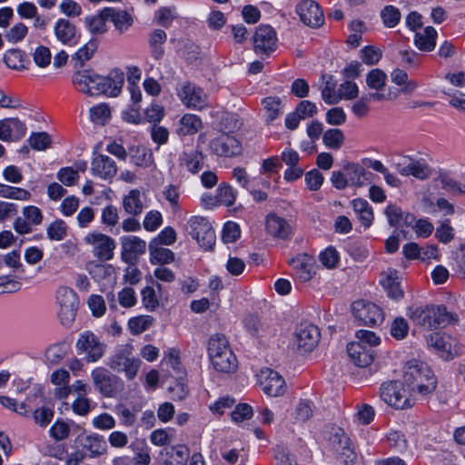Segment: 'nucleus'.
Here are the masks:
<instances>
[{
	"instance_id": "nucleus-53",
	"label": "nucleus",
	"mask_w": 465,
	"mask_h": 465,
	"mask_svg": "<svg viewBox=\"0 0 465 465\" xmlns=\"http://www.w3.org/2000/svg\"><path fill=\"white\" fill-rule=\"evenodd\" d=\"M90 119L96 124H104L111 118V109L106 104H99L90 109Z\"/></svg>"
},
{
	"instance_id": "nucleus-13",
	"label": "nucleus",
	"mask_w": 465,
	"mask_h": 465,
	"mask_svg": "<svg viewBox=\"0 0 465 465\" xmlns=\"http://www.w3.org/2000/svg\"><path fill=\"white\" fill-rule=\"evenodd\" d=\"M84 241L92 247V252L99 261H109L114 257L115 242L110 236L98 232H88Z\"/></svg>"
},
{
	"instance_id": "nucleus-52",
	"label": "nucleus",
	"mask_w": 465,
	"mask_h": 465,
	"mask_svg": "<svg viewBox=\"0 0 465 465\" xmlns=\"http://www.w3.org/2000/svg\"><path fill=\"white\" fill-rule=\"evenodd\" d=\"M46 234L49 240L60 242L67 235V226L63 220H55L46 228Z\"/></svg>"
},
{
	"instance_id": "nucleus-28",
	"label": "nucleus",
	"mask_w": 465,
	"mask_h": 465,
	"mask_svg": "<svg viewBox=\"0 0 465 465\" xmlns=\"http://www.w3.org/2000/svg\"><path fill=\"white\" fill-rule=\"evenodd\" d=\"M265 229L273 238L286 240L292 233V227L290 223L275 213H270L266 217Z\"/></svg>"
},
{
	"instance_id": "nucleus-51",
	"label": "nucleus",
	"mask_w": 465,
	"mask_h": 465,
	"mask_svg": "<svg viewBox=\"0 0 465 465\" xmlns=\"http://www.w3.org/2000/svg\"><path fill=\"white\" fill-rule=\"evenodd\" d=\"M178 18L176 9L174 7H161L154 13V21L163 26L169 27L173 22Z\"/></svg>"
},
{
	"instance_id": "nucleus-4",
	"label": "nucleus",
	"mask_w": 465,
	"mask_h": 465,
	"mask_svg": "<svg viewBox=\"0 0 465 465\" xmlns=\"http://www.w3.org/2000/svg\"><path fill=\"white\" fill-rule=\"evenodd\" d=\"M405 386L403 381L384 382L380 387V398L396 410L411 408L415 404L416 398Z\"/></svg>"
},
{
	"instance_id": "nucleus-24",
	"label": "nucleus",
	"mask_w": 465,
	"mask_h": 465,
	"mask_svg": "<svg viewBox=\"0 0 465 465\" xmlns=\"http://www.w3.org/2000/svg\"><path fill=\"white\" fill-rule=\"evenodd\" d=\"M54 34L57 41L68 46H74L80 41L76 26L67 19L59 18L54 25Z\"/></svg>"
},
{
	"instance_id": "nucleus-39",
	"label": "nucleus",
	"mask_w": 465,
	"mask_h": 465,
	"mask_svg": "<svg viewBox=\"0 0 465 465\" xmlns=\"http://www.w3.org/2000/svg\"><path fill=\"white\" fill-rule=\"evenodd\" d=\"M262 105L265 112V121L271 124L277 119L282 113V100L279 97L269 96L262 101Z\"/></svg>"
},
{
	"instance_id": "nucleus-56",
	"label": "nucleus",
	"mask_w": 465,
	"mask_h": 465,
	"mask_svg": "<svg viewBox=\"0 0 465 465\" xmlns=\"http://www.w3.org/2000/svg\"><path fill=\"white\" fill-rule=\"evenodd\" d=\"M153 324V318L150 316H138L129 320L128 327L134 335L145 331Z\"/></svg>"
},
{
	"instance_id": "nucleus-47",
	"label": "nucleus",
	"mask_w": 465,
	"mask_h": 465,
	"mask_svg": "<svg viewBox=\"0 0 465 465\" xmlns=\"http://www.w3.org/2000/svg\"><path fill=\"white\" fill-rule=\"evenodd\" d=\"M109 19L112 20L115 28L124 33L127 31L133 25L134 19L131 15H129L125 11H115L112 8V13H110Z\"/></svg>"
},
{
	"instance_id": "nucleus-18",
	"label": "nucleus",
	"mask_w": 465,
	"mask_h": 465,
	"mask_svg": "<svg viewBox=\"0 0 465 465\" xmlns=\"http://www.w3.org/2000/svg\"><path fill=\"white\" fill-rule=\"evenodd\" d=\"M428 345L437 351L444 360L452 359L459 353V343L445 332H433L427 338Z\"/></svg>"
},
{
	"instance_id": "nucleus-48",
	"label": "nucleus",
	"mask_w": 465,
	"mask_h": 465,
	"mask_svg": "<svg viewBox=\"0 0 465 465\" xmlns=\"http://www.w3.org/2000/svg\"><path fill=\"white\" fill-rule=\"evenodd\" d=\"M441 187L454 196L465 195V184L460 183L446 173L439 176Z\"/></svg>"
},
{
	"instance_id": "nucleus-11",
	"label": "nucleus",
	"mask_w": 465,
	"mask_h": 465,
	"mask_svg": "<svg viewBox=\"0 0 465 465\" xmlns=\"http://www.w3.org/2000/svg\"><path fill=\"white\" fill-rule=\"evenodd\" d=\"M354 318L363 325L377 326L384 321V313L381 307L364 300L356 301L351 305Z\"/></svg>"
},
{
	"instance_id": "nucleus-64",
	"label": "nucleus",
	"mask_w": 465,
	"mask_h": 465,
	"mask_svg": "<svg viewBox=\"0 0 465 465\" xmlns=\"http://www.w3.org/2000/svg\"><path fill=\"white\" fill-rule=\"evenodd\" d=\"M87 304L94 317H102L106 312L104 298L101 295L93 294L88 298Z\"/></svg>"
},
{
	"instance_id": "nucleus-15",
	"label": "nucleus",
	"mask_w": 465,
	"mask_h": 465,
	"mask_svg": "<svg viewBox=\"0 0 465 465\" xmlns=\"http://www.w3.org/2000/svg\"><path fill=\"white\" fill-rule=\"evenodd\" d=\"M258 382L262 391L270 397L282 396L286 391V383L277 371L264 368L257 375Z\"/></svg>"
},
{
	"instance_id": "nucleus-55",
	"label": "nucleus",
	"mask_w": 465,
	"mask_h": 465,
	"mask_svg": "<svg viewBox=\"0 0 465 465\" xmlns=\"http://www.w3.org/2000/svg\"><path fill=\"white\" fill-rule=\"evenodd\" d=\"M28 33V27L22 22L14 25L5 34V38L11 44H17L23 41Z\"/></svg>"
},
{
	"instance_id": "nucleus-17",
	"label": "nucleus",
	"mask_w": 465,
	"mask_h": 465,
	"mask_svg": "<svg viewBox=\"0 0 465 465\" xmlns=\"http://www.w3.org/2000/svg\"><path fill=\"white\" fill-rule=\"evenodd\" d=\"M288 262L293 270L295 278L300 282H308L316 275L317 265L315 259L307 253H299L289 260Z\"/></svg>"
},
{
	"instance_id": "nucleus-3",
	"label": "nucleus",
	"mask_w": 465,
	"mask_h": 465,
	"mask_svg": "<svg viewBox=\"0 0 465 465\" xmlns=\"http://www.w3.org/2000/svg\"><path fill=\"white\" fill-rule=\"evenodd\" d=\"M207 351L210 361L216 371L232 373L237 370V358L224 335H213L208 341Z\"/></svg>"
},
{
	"instance_id": "nucleus-58",
	"label": "nucleus",
	"mask_w": 465,
	"mask_h": 465,
	"mask_svg": "<svg viewBox=\"0 0 465 465\" xmlns=\"http://www.w3.org/2000/svg\"><path fill=\"white\" fill-rule=\"evenodd\" d=\"M92 425L96 430H110L115 427L116 420L111 414L103 412L93 418Z\"/></svg>"
},
{
	"instance_id": "nucleus-23",
	"label": "nucleus",
	"mask_w": 465,
	"mask_h": 465,
	"mask_svg": "<svg viewBox=\"0 0 465 465\" xmlns=\"http://www.w3.org/2000/svg\"><path fill=\"white\" fill-rule=\"evenodd\" d=\"M301 20L307 25L318 27L323 24V13L314 1L303 0L297 6Z\"/></svg>"
},
{
	"instance_id": "nucleus-43",
	"label": "nucleus",
	"mask_w": 465,
	"mask_h": 465,
	"mask_svg": "<svg viewBox=\"0 0 465 465\" xmlns=\"http://www.w3.org/2000/svg\"><path fill=\"white\" fill-rule=\"evenodd\" d=\"M346 171L351 184L357 187L366 184L369 180L368 175L371 174L357 163L348 164Z\"/></svg>"
},
{
	"instance_id": "nucleus-7",
	"label": "nucleus",
	"mask_w": 465,
	"mask_h": 465,
	"mask_svg": "<svg viewBox=\"0 0 465 465\" xmlns=\"http://www.w3.org/2000/svg\"><path fill=\"white\" fill-rule=\"evenodd\" d=\"M105 347L100 338L90 331L80 333L75 342L78 355H84L86 362H96L102 359L105 352Z\"/></svg>"
},
{
	"instance_id": "nucleus-25",
	"label": "nucleus",
	"mask_w": 465,
	"mask_h": 465,
	"mask_svg": "<svg viewBox=\"0 0 465 465\" xmlns=\"http://www.w3.org/2000/svg\"><path fill=\"white\" fill-rule=\"evenodd\" d=\"M210 147L215 154L225 157L238 155L242 150L239 141L225 134L213 139Z\"/></svg>"
},
{
	"instance_id": "nucleus-40",
	"label": "nucleus",
	"mask_w": 465,
	"mask_h": 465,
	"mask_svg": "<svg viewBox=\"0 0 465 465\" xmlns=\"http://www.w3.org/2000/svg\"><path fill=\"white\" fill-rule=\"evenodd\" d=\"M391 82L396 85L400 86L398 89L401 93L409 94L414 92L418 86L416 82L409 80L408 74L405 71L401 69H395L392 71L391 74Z\"/></svg>"
},
{
	"instance_id": "nucleus-42",
	"label": "nucleus",
	"mask_w": 465,
	"mask_h": 465,
	"mask_svg": "<svg viewBox=\"0 0 465 465\" xmlns=\"http://www.w3.org/2000/svg\"><path fill=\"white\" fill-rule=\"evenodd\" d=\"M97 47V42L95 40H90L79 48L72 57L73 61L75 63V66L83 67L84 64L94 56Z\"/></svg>"
},
{
	"instance_id": "nucleus-31",
	"label": "nucleus",
	"mask_w": 465,
	"mask_h": 465,
	"mask_svg": "<svg viewBox=\"0 0 465 465\" xmlns=\"http://www.w3.org/2000/svg\"><path fill=\"white\" fill-rule=\"evenodd\" d=\"M81 444L90 458L100 457L108 450L104 438L97 433L86 435L82 439Z\"/></svg>"
},
{
	"instance_id": "nucleus-49",
	"label": "nucleus",
	"mask_w": 465,
	"mask_h": 465,
	"mask_svg": "<svg viewBox=\"0 0 465 465\" xmlns=\"http://www.w3.org/2000/svg\"><path fill=\"white\" fill-rule=\"evenodd\" d=\"M177 53L187 61L193 62L199 57L200 48L192 40L183 39L179 43Z\"/></svg>"
},
{
	"instance_id": "nucleus-8",
	"label": "nucleus",
	"mask_w": 465,
	"mask_h": 465,
	"mask_svg": "<svg viewBox=\"0 0 465 465\" xmlns=\"http://www.w3.org/2000/svg\"><path fill=\"white\" fill-rule=\"evenodd\" d=\"M181 103L188 109L202 111L209 107L207 94L198 85L185 82L176 91Z\"/></svg>"
},
{
	"instance_id": "nucleus-21",
	"label": "nucleus",
	"mask_w": 465,
	"mask_h": 465,
	"mask_svg": "<svg viewBox=\"0 0 465 465\" xmlns=\"http://www.w3.org/2000/svg\"><path fill=\"white\" fill-rule=\"evenodd\" d=\"M25 123L18 118H5L0 120V140L3 142H16L26 134Z\"/></svg>"
},
{
	"instance_id": "nucleus-5",
	"label": "nucleus",
	"mask_w": 465,
	"mask_h": 465,
	"mask_svg": "<svg viewBox=\"0 0 465 465\" xmlns=\"http://www.w3.org/2000/svg\"><path fill=\"white\" fill-rule=\"evenodd\" d=\"M141 363V361L134 356V347L129 343L118 347L107 360V366L111 370L123 372L129 381L136 377Z\"/></svg>"
},
{
	"instance_id": "nucleus-54",
	"label": "nucleus",
	"mask_w": 465,
	"mask_h": 465,
	"mask_svg": "<svg viewBox=\"0 0 465 465\" xmlns=\"http://www.w3.org/2000/svg\"><path fill=\"white\" fill-rule=\"evenodd\" d=\"M28 143L34 150L44 151L51 146L52 139L45 132L33 133Z\"/></svg>"
},
{
	"instance_id": "nucleus-41",
	"label": "nucleus",
	"mask_w": 465,
	"mask_h": 465,
	"mask_svg": "<svg viewBox=\"0 0 465 465\" xmlns=\"http://www.w3.org/2000/svg\"><path fill=\"white\" fill-rule=\"evenodd\" d=\"M150 262L153 264H165L170 263L174 260L173 252L163 247L158 246L153 242L149 245Z\"/></svg>"
},
{
	"instance_id": "nucleus-1",
	"label": "nucleus",
	"mask_w": 465,
	"mask_h": 465,
	"mask_svg": "<svg viewBox=\"0 0 465 465\" xmlns=\"http://www.w3.org/2000/svg\"><path fill=\"white\" fill-rule=\"evenodd\" d=\"M402 381L413 396H428L437 387V379L430 366L420 361L411 360L403 368Z\"/></svg>"
},
{
	"instance_id": "nucleus-30",
	"label": "nucleus",
	"mask_w": 465,
	"mask_h": 465,
	"mask_svg": "<svg viewBox=\"0 0 465 465\" xmlns=\"http://www.w3.org/2000/svg\"><path fill=\"white\" fill-rule=\"evenodd\" d=\"M92 173L101 179L110 180L117 173L115 162L107 155L97 154L91 163Z\"/></svg>"
},
{
	"instance_id": "nucleus-57",
	"label": "nucleus",
	"mask_w": 465,
	"mask_h": 465,
	"mask_svg": "<svg viewBox=\"0 0 465 465\" xmlns=\"http://www.w3.org/2000/svg\"><path fill=\"white\" fill-rule=\"evenodd\" d=\"M216 198L219 203L232 206L235 202L236 193L230 184L223 183L217 189Z\"/></svg>"
},
{
	"instance_id": "nucleus-12",
	"label": "nucleus",
	"mask_w": 465,
	"mask_h": 465,
	"mask_svg": "<svg viewBox=\"0 0 465 465\" xmlns=\"http://www.w3.org/2000/svg\"><path fill=\"white\" fill-rule=\"evenodd\" d=\"M102 81H104V75L91 69L76 71L72 78L75 89L88 96L101 94Z\"/></svg>"
},
{
	"instance_id": "nucleus-34",
	"label": "nucleus",
	"mask_w": 465,
	"mask_h": 465,
	"mask_svg": "<svg viewBox=\"0 0 465 465\" xmlns=\"http://www.w3.org/2000/svg\"><path fill=\"white\" fill-rule=\"evenodd\" d=\"M167 41V34L160 28H155L148 34V45L151 55L155 60H160L164 55V44Z\"/></svg>"
},
{
	"instance_id": "nucleus-26",
	"label": "nucleus",
	"mask_w": 465,
	"mask_h": 465,
	"mask_svg": "<svg viewBox=\"0 0 465 465\" xmlns=\"http://www.w3.org/2000/svg\"><path fill=\"white\" fill-rule=\"evenodd\" d=\"M125 75L120 68L112 69L107 75H104L101 85V94L109 97H117L124 84Z\"/></svg>"
},
{
	"instance_id": "nucleus-44",
	"label": "nucleus",
	"mask_w": 465,
	"mask_h": 465,
	"mask_svg": "<svg viewBox=\"0 0 465 465\" xmlns=\"http://www.w3.org/2000/svg\"><path fill=\"white\" fill-rule=\"evenodd\" d=\"M0 197L16 201H29L32 193L24 188L0 183Z\"/></svg>"
},
{
	"instance_id": "nucleus-27",
	"label": "nucleus",
	"mask_w": 465,
	"mask_h": 465,
	"mask_svg": "<svg viewBox=\"0 0 465 465\" xmlns=\"http://www.w3.org/2000/svg\"><path fill=\"white\" fill-rule=\"evenodd\" d=\"M122 258L126 262H133L139 255L146 251L145 241L137 236L128 235L120 239Z\"/></svg>"
},
{
	"instance_id": "nucleus-32",
	"label": "nucleus",
	"mask_w": 465,
	"mask_h": 465,
	"mask_svg": "<svg viewBox=\"0 0 465 465\" xmlns=\"http://www.w3.org/2000/svg\"><path fill=\"white\" fill-rule=\"evenodd\" d=\"M398 172L403 176L411 175L419 180H425L431 174V169L424 160L413 158H410L408 163L399 168Z\"/></svg>"
},
{
	"instance_id": "nucleus-37",
	"label": "nucleus",
	"mask_w": 465,
	"mask_h": 465,
	"mask_svg": "<svg viewBox=\"0 0 465 465\" xmlns=\"http://www.w3.org/2000/svg\"><path fill=\"white\" fill-rule=\"evenodd\" d=\"M351 205L361 224L369 228L374 219L373 210L370 203L366 200L359 198L353 200Z\"/></svg>"
},
{
	"instance_id": "nucleus-60",
	"label": "nucleus",
	"mask_w": 465,
	"mask_h": 465,
	"mask_svg": "<svg viewBox=\"0 0 465 465\" xmlns=\"http://www.w3.org/2000/svg\"><path fill=\"white\" fill-rule=\"evenodd\" d=\"M381 49L373 45L365 46L361 50V58L368 65L376 64L381 60Z\"/></svg>"
},
{
	"instance_id": "nucleus-36",
	"label": "nucleus",
	"mask_w": 465,
	"mask_h": 465,
	"mask_svg": "<svg viewBox=\"0 0 465 465\" xmlns=\"http://www.w3.org/2000/svg\"><path fill=\"white\" fill-rule=\"evenodd\" d=\"M438 33L432 26H426L422 32H417L414 35L415 46L422 52H431L436 46Z\"/></svg>"
},
{
	"instance_id": "nucleus-6",
	"label": "nucleus",
	"mask_w": 465,
	"mask_h": 465,
	"mask_svg": "<svg viewBox=\"0 0 465 465\" xmlns=\"http://www.w3.org/2000/svg\"><path fill=\"white\" fill-rule=\"evenodd\" d=\"M55 301L60 322L64 326H71L75 320L79 305L76 292L69 287L60 286L55 292Z\"/></svg>"
},
{
	"instance_id": "nucleus-61",
	"label": "nucleus",
	"mask_w": 465,
	"mask_h": 465,
	"mask_svg": "<svg viewBox=\"0 0 465 465\" xmlns=\"http://www.w3.org/2000/svg\"><path fill=\"white\" fill-rule=\"evenodd\" d=\"M133 160L136 165L142 167H149L153 164V153L145 147H138L133 155Z\"/></svg>"
},
{
	"instance_id": "nucleus-16",
	"label": "nucleus",
	"mask_w": 465,
	"mask_h": 465,
	"mask_svg": "<svg viewBox=\"0 0 465 465\" xmlns=\"http://www.w3.org/2000/svg\"><path fill=\"white\" fill-rule=\"evenodd\" d=\"M256 54L268 56L277 48V35L274 29L268 25H259L252 37Z\"/></svg>"
},
{
	"instance_id": "nucleus-50",
	"label": "nucleus",
	"mask_w": 465,
	"mask_h": 465,
	"mask_svg": "<svg viewBox=\"0 0 465 465\" xmlns=\"http://www.w3.org/2000/svg\"><path fill=\"white\" fill-rule=\"evenodd\" d=\"M319 261L324 268L332 270L339 265L340 254L334 247L329 246L320 252Z\"/></svg>"
},
{
	"instance_id": "nucleus-63",
	"label": "nucleus",
	"mask_w": 465,
	"mask_h": 465,
	"mask_svg": "<svg viewBox=\"0 0 465 465\" xmlns=\"http://www.w3.org/2000/svg\"><path fill=\"white\" fill-rule=\"evenodd\" d=\"M409 332V324L402 317L396 318L391 325V334L396 340L404 339Z\"/></svg>"
},
{
	"instance_id": "nucleus-19",
	"label": "nucleus",
	"mask_w": 465,
	"mask_h": 465,
	"mask_svg": "<svg viewBox=\"0 0 465 465\" xmlns=\"http://www.w3.org/2000/svg\"><path fill=\"white\" fill-rule=\"evenodd\" d=\"M94 388L104 397L111 398L117 391V377L103 367H96L91 372Z\"/></svg>"
},
{
	"instance_id": "nucleus-20",
	"label": "nucleus",
	"mask_w": 465,
	"mask_h": 465,
	"mask_svg": "<svg viewBox=\"0 0 465 465\" xmlns=\"http://www.w3.org/2000/svg\"><path fill=\"white\" fill-rule=\"evenodd\" d=\"M331 443L334 450L337 452L339 460L344 465H352L356 459L357 453L350 440L341 429H338L331 437Z\"/></svg>"
},
{
	"instance_id": "nucleus-35",
	"label": "nucleus",
	"mask_w": 465,
	"mask_h": 465,
	"mask_svg": "<svg viewBox=\"0 0 465 465\" xmlns=\"http://www.w3.org/2000/svg\"><path fill=\"white\" fill-rule=\"evenodd\" d=\"M112 8L105 7L99 14L84 18V25L92 35H102L106 32V21L109 19Z\"/></svg>"
},
{
	"instance_id": "nucleus-45",
	"label": "nucleus",
	"mask_w": 465,
	"mask_h": 465,
	"mask_svg": "<svg viewBox=\"0 0 465 465\" xmlns=\"http://www.w3.org/2000/svg\"><path fill=\"white\" fill-rule=\"evenodd\" d=\"M345 136L340 129H328L322 136V142L326 147L333 150L340 149L344 143Z\"/></svg>"
},
{
	"instance_id": "nucleus-14",
	"label": "nucleus",
	"mask_w": 465,
	"mask_h": 465,
	"mask_svg": "<svg viewBox=\"0 0 465 465\" xmlns=\"http://www.w3.org/2000/svg\"><path fill=\"white\" fill-rule=\"evenodd\" d=\"M320 331L312 323L304 322L297 325L293 344L300 352L312 351L319 343Z\"/></svg>"
},
{
	"instance_id": "nucleus-62",
	"label": "nucleus",
	"mask_w": 465,
	"mask_h": 465,
	"mask_svg": "<svg viewBox=\"0 0 465 465\" xmlns=\"http://www.w3.org/2000/svg\"><path fill=\"white\" fill-rule=\"evenodd\" d=\"M163 223V216L159 211L148 212L143 219V228L148 232L156 231Z\"/></svg>"
},
{
	"instance_id": "nucleus-22",
	"label": "nucleus",
	"mask_w": 465,
	"mask_h": 465,
	"mask_svg": "<svg viewBox=\"0 0 465 465\" xmlns=\"http://www.w3.org/2000/svg\"><path fill=\"white\" fill-rule=\"evenodd\" d=\"M380 283L391 299L400 300L403 297L401 280L397 270L387 268L382 271L380 275Z\"/></svg>"
},
{
	"instance_id": "nucleus-9",
	"label": "nucleus",
	"mask_w": 465,
	"mask_h": 465,
	"mask_svg": "<svg viewBox=\"0 0 465 465\" xmlns=\"http://www.w3.org/2000/svg\"><path fill=\"white\" fill-rule=\"evenodd\" d=\"M386 74L378 68L371 70L366 75L367 86L375 90V93L369 94L370 99L376 102L396 100L400 95L398 88H389L385 93L383 89L386 84Z\"/></svg>"
},
{
	"instance_id": "nucleus-2",
	"label": "nucleus",
	"mask_w": 465,
	"mask_h": 465,
	"mask_svg": "<svg viewBox=\"0 0 465 465\" xmlns=\"http://www.w3.org/2000/svg\"><path fill=\"white\" fill-rule=\"evenodd\" d=\"M407 315L415 324L428 329L445 327L457 321V316L445 306L435 304L411 306Z\"/></svg>"
},
{
	"instance_id": "nucleus-59",
	"label": "nucleus",
	"mask_w": 465,
	"mask_h": 465,
	"mask_svg": "<svg viewBox=\"0 0 465 465\" xmlns=\"http://www.w3.org/2000/svg\"><path fill=\"white\" fill-rule=\"evenodd\" d=\"M32 56L35 64L41 68H45L51 64L52 54L47 46H37L32 54Z\"/></svg>"
},
{
	"instance_id": "nucleus-10",
	"label": "nucleus",
	"mask_w": 465,
	"mask_h": 465,
	"mask_svg": "<svg viewBox=\"0 0 465 465\" xmlns=\"http://www.w3.org/2000/svg\"><path fill=\"white\" fill-rule=\"evenodd\" d=\"M189 233L204 249H213L215 233L209 221L202 216H193L187 222Z\"/></svg>"
},
{
	"instance_id": "nucleus-33",
	"label": "nucleus",
	"mask_w": 465,
	"mask_h": 465,
	"mask_svg": "<svg viewBox=\"0 0 465 465\" xmlns=\"http://www.w3.org/2000/svg\"><path fill=\"white\" fill-rule=\"evenodd\" d=\"M203 128L202 119L194 114H183L177 123L175 133L179 136L193 135Z\"/></svg>"
},
{
	"instance_id": "nucleus-38",
	"label": "nucleus",
	"mask_w": 465,
	"mask_h": 465,
	"mask_svg": "<svg viewBox=\"0 0 465 465\" xmlns=\"http://www.w3.org/2000/svg\"><path fill=\"white\" fill-rule=\"evenodd\" d=\"M123 207L124 211L131 215H138L143 212V205L141 200V192L133 189L123 199Z\"/></svg>"
},
{
	"instance_id": "nucleus-46",
	"label": "nucleus",
	"mask_w": 465,
	"mask_h": 465,
	"mask_svg": "<svg viewBox=\"0 0 465 465\" xmlns=\"http://www.w3.org/2000/svg\"><path fill=\"white\" fill-rule=\"evenodd\" d=\"M313 415V405L310 401L300 400L295 405L292 417L296 422H305Z\"/></svg>"
},
{
	"instance_id": "nucleus-29",
	"label": "nucleus",
	"mask_w": 465,
	"mask_h": 465,
	"mask_svg": "<svg viewBox=\"0 0 465 465\" xmlns=\"http://www.w3.org/2000/svg\"><path fill=\"white\" fill-rule=\"evenodd\" d=\"M347 352L351 361L361 368L370 366L374 360L373 350L361 344V342H350L347 346Z\"/></svg>"
}]
</instances>
